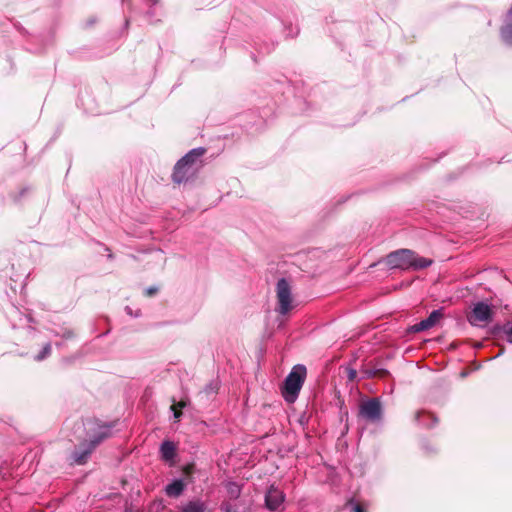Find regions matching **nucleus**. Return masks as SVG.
Returning <instances> with one entry per match:
<instances>
[{
	"instance_id": "6ab92c4d",
	"label": "nucleus",
	"mask_w": 512,
	"mask_h": 512,
	"mask_svg": "<svg viewBox=\"0 0 512 512\" xmlns=\"http://www.w3.org/2000/svg\"><path fill=\"white\" fill-rule=\"evenodd\" d=\"M220 509L223 512H239L237 508L228 501L222 502Z\"/></svg>"
},
{
	"instance_id": "f3484780",
	"label": "nucleus",
	"mask_w": 512,
	"mask_h": 512,
	"mask_svg": "<svg viewBox=\"0 0 512 512\" xmlns=\"http://www.w3.org/2000/svg\"><path fill=\"white\" fill-rule=\"evenodd\" d=\"M51 354V344L46 343L42 350L34 357L36 361H42Z\"/></svg>"
},
{
	"instance_id": "cd10ccee",
	"label": "nucleus",
	"mask_w": 512,
	"mask_h": 512,
	"mask_svg": "<svg viewBox=\"0 0 512 512\" xmlns=\"http://www.w3.org/2000/svg\"><path fill=\"white\" fill-rule=\"evenodd\" d=\"M461 376H462V377L467 376V372H462V373H461Z\"/></svg>"
},
{
	"instance_id": "0eeeda50",
	"label": "nucleus",
	"mask_w": 512,
	"mask_h": 512,
	"mask_svg": "<svg viewBox=\"0 0 512 512\" xmlns=\"http://www.w3.org/2000/svg\"><path fill=\"white\" fill-rule=\"evenodd\" d=\"M492 316L490 305L485 302H477L468 316V321L472 326H483L492 320Z\"/></svg>"
},
{
	"instance_id": "393cba45",
	"label": "nucleus",
	"mask_w": 512,
	"mask_h": 512,
	"mask_svg": "<svg viewBox=\"0 0 512 512\" xmlns=\"http://www.w3.org/2000/svg\"><path fill=\"white\" fill-rule=\"evenodd\" d=\"M354 512H366L360 505H356L354 508Z\"/></svg>"
},
{
	"instance_id": "f03ea898",
	"label": "nucleus",
	"mask_w": 512,
	"mask_h": 512,
	"mask_svg": "<svg viewBox=\"0 0 512 512\" xmlns=\"http://www.w3.org/2000/svg\"><path fill=\"white\" fill-rule=\"evenodd\" d=\"M385 262L390 269L421 270L431 266L433 260L421 257L410 249H399L389 253Z\"/></svg>"
},
{
	"instance_id": "7ed1b4c3",
	"label": "nucleus",
	"mask_w": 512,
	"mask_h": 512,
	"mask_svg": "<svg viewBox=\"0 0 512 512\" xmlns=\"http://www.w3.org/2000/svg\"><path fill=\"white\" fill-rule=\"evenodd\" d=\"M306 377V367L304 365H296L292 368L291 372L285 379L283 387V397L289 402L293 403L303 386Z\"/></svg>"
},
{
	"instance_id": "20e7f679",
	"label": "nucleus",
	"mask_w": 512,
	"mask_h": 512,
	"mask_svg": "<svg viewBox=\"0 0 512 512\" xmlns=\"http://www.w3.org/2000/svg\"><path fill=\"white\" fill-rule=\"evenodd\" d=\"M383 407L379 398H370L363 401L359 406V417L371 423H378L382 420Z\"/></svg>"
},
{
	"instance_id": "4468645a",
	"label": "nucleus",
	"mask_w": 512,
	"mask_h": 512,
	"mask_svg": "<svg viewBox=\"0 0 512 512\" xmlns=\"http://www.w3.org/2000/svg\"><path fill=\"white\" fill-rule=\"evenodd\" d=\"M415 419L417 422L428 428L433 427L438 421L434 414H428L423 411H418L415 414Z\"/></svg>"
},
{
	"instance_id": "c85d7f7f",
	"label": "nucleus",
	"mask_w": 512,
	"mask_h": 512,
	"mask_svg": "<svg viewBox=\"0 0 512 512\" xmlns=\"http://www.w3.org/2000/svg\"><path fill=\"white\" fill-rule=\"evenodd\" d=\"M126 0H122V2H125Z\"/></svg>"
},
{
	"instance_id": "2eb2a0df",
	"label": "nucleus",
	"mask_w": 512,
	"mask_h": 512,
	"mask_svg": "<svg viewBox=\"0 0 512 512\" xmlns=\"http://www.w3.org/2000/svg\"><path fill=\"white\" fill-rule=\"evenodd\" d=\"M160 452L164 460H172L175 456V445L171 441H164L160 446Z\"/></svg>"
},
{
	"instance_id": "423d86ee",
	"label": "nucleus",
	"mask_w": 512,
	"mask_h": 512,
	"mask_svg": "<svg viewBox=\"0 0 512 512\" xmlns=\"http://www.w3.org/2000/svg\"><path fill=\"white\" fill-rule=\"evenodd\" d=\"M111 435L110 426L103 425L99 427L98 432L91 439L88 447L82 452H74V461L77 464H84L91 454V452L95 449V447L100 444L104 439L108 438Z\"/></svg>"
},
{
	"instance_id": "bb28decb",
	"label": "nucleus",
	"mask_w": 512,
	"mask_h": 512,
	"mask_svg": "<svg viewBox=\"0 0 512 512\" xmlns=\"http://www.w3.org/2000/svg\"><path fill=\"white\" fill-rule=\"evenodd\" d=\"M56 346H57V347H61V346H62V343H61V342H57V343H56Z\"/></svg>"
},
{
	"instance_id": "ddd939ff",
	"label": "nucleus",
	"mask_w": 512,
	"mask_h": 512,
	"mask_svg": "<svg viewBox=\"0 0 512 512\" xmlns=\"http://www.w3.org/2000/svg\"><path fill=\"white\" fill-rule=\"evenodd\" d=\"M7 317L11 321L12 326L15 328L17 326V320L21 322L23 319L27 320L28 322L31 321V318L28 316H25L17 307L11 306L10 309L7 311Z\"/></svg>"
},
{
	"instance_id": "f257e3e1",
	"label": "nucleus",
	"mask_w": 512,
	"mask_h": 512,
	"mask_svg": "<svg viewBox=\"0 0 512 512\" xmlns=\"http://www.w3.org/2000/svg\"><path fill=\"white\" fill-rule=\"evenodd\" d=\"M205 152V148H194L178 160L172 173L173 182L183 184L193 180L202 166Z\"/></svg>"
},
{
	"instance_id": "aec40b11",
	"label": "nucleus",
	"mask_w": 512,
	"mask_h": 512,
	"mask_svg": "<svg viewBox=\"0 0 512 512\" xmlns=\"http://www.w3.org/2000/svg\"><path fill=\"white\" fill-rule=\"evenodd\" d=\"M228 492L233 498H237L240 495V487L235 483H230L228 486Z\"/></svg>"
},
{
	"instance_id": "a878e982",
	"label": "nucleus",
	"mask_w": 512,
	"mask_h": 512,
	"mask_svg": "<svg viewBox=\"0 0 512 512\" xmlns=\"http://www.w3.org/2000/svg\"><path fill=\"white\" fill-rule=\"evenodd\" d=\"M147 4H156L157 0H145Z\"/></svg>"
},
{
	"instance_id": "412c9836",
	"label": "nucleus",
	"mask_w": 512,
	"mask_h": 512,
	"mask_svg": "<svg viewBox=\"0 0 512 512\" xmlns=\"http://www.w3.org/2000/svg\"><path fill=\"white\" fill-rule=\"evenodd\" d=\"M504 332L506 334L507 342L512 344V324L509 327H505Z\"/></svg>"
},
{
	"instance_id": "b1692460",
	"label": "nucleus",
	"mask_w": 512,
	"mask_h": 512,
	"mask_svg": "<svg viewBox=\"0 0 512 512\" xmlns=\"http://www.w3.org/2000/svg\"><path fill=\"white\" fill-rule=\"evenodd\" d=\"M365 374H366L367 377H374V376H376L377 371H375V370H366Z\"/></svg>"
},
{
	"instance_id": "4be33fe9",
	"label": "nucleus",
	"mask_w": 512,
	"mask_h": 512,
	"mask_svg": "<svg viewBox=\"0 0 512 512\" xmlns=\"http://www.w3.org/2000/svg\"><path fill=\"white\" fill-rule=\"evenodd\" d=\"M356 376H357V371L355 369H353V368L348 369V379L350 381L355 380Z\"/></svg>"
},
{
	"instance_id": "dca6fc26",
	"label": "nucleus",
	"mask_w": 512,
	"mask_h": 512,
	"mask_svg": "<svg viewBox=\"0 0 512 512\" xmlns=\"http://www.w3.org/2000/svg\"><path fill=\"white\" fill-rule=\"evenodd\" d=\"M187 405H188V401L182 399L179 402H177L171 406V409L174 411V418L176 420H178L182 415L180 409L186 407Z\"/></svg>"
},
{
	"instance_id": "9b49d317",
	"label": "nucleus",
	"mask_w": 512,
	"mask_h": 512,
	"mask_svg": "<svg viewBox=\"0 0 512 512\" xmlns=\"http://www.w3.org/2000/svg\"><path fill=\"white\" fill-rule=\"evenodd\" d=\"M185 489V483L182 479H175L165 487V493L169 497H179Z\"/></svg>"
},
{
	"instance_id": "a211bd4d",
	"label": "nucleus",
	"mask_w": 512,
	"mask_h": 512,
	"mask_svg": "<svg viewBox=\"0 0 512 512\" xmlns=\"http://www.w3.org/2000/svg\"><path fill=\"white\" fill-rule=\"evenodd\" d=\"M53 335L67 340L74 337V332L70 328H63L61 331H53Z\"/></svg>"
},
{
	"instance_id": "6e6552de",
	"label": "nucleus",
	"mask_w": 512,
	"mask_h": 512,
	"mask_svg": "<svg viewBox=\"0 0 512 512\" xmlns=\"http://www.w3.org/2000/svg\"><path fill=\"white\" fill-rule=\"evenodd\" d=\"M285 495L276 486L271 485L265 495V506L270 511H276L284 502Z\"/></svg>"
},
{
	"instance_id": "9d476101",
	"label": "nucleus",
	"mask_w": 512,
	"mask_h": 512,
	"mask_svg": "<svg viewBox=\"0 0 512 512\" xmlns=\"http://www.w3.org/2000/svg\"><path fill=\"white\" fill-rule=\"evenodd\" d=\"M500 35L503 42L512 46V6L506 14L504 24L500 30Z\"/></svg>"
},
{
	"instance_id": "1a4fd4ad",
	"label": "nucleus",
	"mask_w": 512,
	"mask_h": 512,
	"mask_svg": "<svg viewBox=\"0 0 512 512\" xmlns=\"http://www.w3.org/2000/svg\"><path fill=\"white\" fill-rule=\"evenodd\" d=\"M441 317V310H434L426 319H423L415 325L411 326L409 330L414 333L428 330L434 327Z\"/></svg>"
},
{
	"instance_id": "39448f33",
	"label": "nucleus",
	"mask_w": 512,
	"mask_h": 512,
	"mask_svg": "<svg viewBox=\"0 0 512 512\" xmlns=\"http://www.w3.org/2000/svg\"><path fill=\"white\" fill-rule=\"evenodd\" d=\"M278 307L277 312L281 315L287 314L293 307L291 286L285 278H281L276 286Z\"/></svg>"
},
{
	"instance_id": "5701e85b",
	"label": "nucleus",
	"mask_w": 512,
	"mask_h": 512,
	"mask_svg": "<svg viewBox=\"0 0 512 512\" xmlns=\"http://www.w3.org/2000/svg\"><path fill=\"white\" fill-rule=\"evenodd\" d=\"M145 292H146V294L148 296H151V295H153V294H155L157 292V288L156 287H149V288L146 289Z\"/></svg>"
},
{
	"instance_id": "f8f14e48",
	"label": "nucleus",
	"mask_w": 512,
	"mask_h": 512,
	"mask_svg": "<svg viewBox=\"0 0 512 512\" xmlns=\"http://www.w3.org/2000/svg\"><path fill=\"white\" fill-rule=\"evenodd\" d=\"M181 512H207V505L202 500H192L181 508Z\"/></svg>"
}]
</instances>
